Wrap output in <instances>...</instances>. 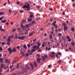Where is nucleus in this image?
Segmentation results:
<instances>
[{
    "label": "nucleus",
    "instance_id": "1",
    "mask_svg": "<svg viewBox=\"0 0 75 75\" xmlns=\"http://www.w3.org/2000/svg\"><path fill=\"white\" fill-rule=\"evenodd\" d=\"M29 6H30V4H29L27 5H24V6H23L22 8H28V9H25V10H28V11H30L31 9H30V7Z\"/></svg>",
    "mask_w": 75,
    "mask_h": 75
},
{
    "label": "nucleus",
    "instance_id": "2",
    "mask_svg": "<svg viewBox=\"0 0 75 75\" xmlns=\"http://www.w3.org/2000/svg\"><path fill=\"white\" fill-rule=\"evenodd\" d=\"M51 54H50V57H51V58H53V57H55V53H54V52H51Z\"/></svg>",
    "mask_w": 75,
    "mask_h": 75
},
{
    "label": "nucleus",
    "instance_id": "3",
    "mask_svg": "<svg viewBox=\"0 0 75 75\" xmlns=\"http://www.w3.org/2000/svg\"><path fill=\"white\" fill-rule=\"evenodd\" d=\"M48 58V56H47V54L45 55V57H42V59H43V61H45V58Z\"/></svg>",
    "mask_w": 75,
    "mask_h": 75
},
{
    "label": "nucleus",
    "instance_id": "4",
    "mask_svg": "<svg viewBox=\"0 0 75 75\" xmlns=\"http://www.w3.org/2000/svg\"><path fill=\"white\" fill-rule=\"evenodd\" d=\"M24 36H21L18 38V40H24Z\"/></svg>",
    "mask_w": 75,
    "mask_h": 75
},
{
    "label": "nucleus",
    "instance_id": "5",
    "mask_svg": "<svg viewBox=\"0 0 75 75\" xmlns=\"http://www.w3.org/2000/svg\"><path fill=\"white\" fill-rule=\"evenodd\" d=\"M18 34L17 33H16L15 35L14 38H16V39H17L18 38Z\"/></svg>",
    "mask_w": 75,
    "mask_h": 75
},
{
    "label": "nucleus",
    "instance_id": "6",
    "mask_svg": "<svg viewBox=\"0 0 75 75\" xmlns=\"http://www.w3.org/2000/svg\"><path fill=\"white\" fill-rule=\"evenodd\" d=\"M35 33V31H33L29 35V37H31L32 35H33V34Z\"/></svg>",
    "mask_w": 75,
    "mask_h": 75
},
{
    "label": "nucleus",
    "instance_id": "7",
    "mask_svg": "<svg viewBox=\"0 0 75 75\" xmlns=\"http://www.w3.org/2000/svg\"><path fill=\"white\" fill-rule=\"evenodd\" d=\"M36 43L37 44H38V46H39V47L40 46H41V43H40L39 41H38V42H36Z\"/></svg>",
    "mask_w": 75,
    "mask_h": 75
},
{
    "label": "nucleus",
    "instance_id": "8",
    "mask_svg": "<svg viewBox=\"0 0 75 75\" xmlns=\"http://www.w3.org/2000/svg\"><path fill=\"white\" fill-rule=\"evenodd\" d=\"M47 44V42H43V43L42 44V47H44V46H45V45H44V44Z\"/></svg>",
    "mask_w": 75,
    "mask_h": 75
},
{
    "label": "nucleus",
    "instance_id": "9",
    "mask_svg": "<svg viewBox=\"0 0 75 75\" xmlns=\"http://www.w3.org/2000/svg\"><path fill=\"white\" fill-rule=\"evenodd\" d=\"M8 50L9 51V53H10V54L11 53V52H12V50H11V48H9L8 49Z\"/></svg>",
    "mask_w": 75,
    "mask_h": 75
},
{
    "label": "nucleus",
    "instance_id": "10",
    "mask_svg": "<svg viewBox=\"0 0 75 75\" xmlns=\"http://www.w3.org/2000/svg\"><path fill=\"white\" fill-rule=\"evenodd\" d=\"M25 68L26 69H30V67H29V66L26 65Z\"/></svg>",
    "mask_w": 75,
    "mask_h": 75
},
{
    "label": "nucleus",
    "instance_id": "11",
    "mask_svg": "<svg viewBox=\"0 0 75 75\" xmlns=\"http://www.w3.org/2000/svg\"><path fill=\"white\" fill-rule=\"evenodd\" d=\"M32 48H33V49H34V50H37V46H34L32 47Z\"/></svg>",
    "mask_w": 75,
    "mask_h": 75
},
{
    "label": "nucleus",
    "instance_id": "12",
    "mask_svg": "<svg viewBox=\"0 0 75 75\" xmlns=\"http://www.w3.org/2000/svg\"><path fill=\"white\" fill-rule=\"evenodd\" d=\"M4 64H2L1 65V69H3V68H4Z\"/></svg>",
    "mask_w": 75,
    "mask_h": 75
},
{
    "label": "nucleus",
    "instance_id": "13",
    "mask_svg": "<svg viewBox=\"0 0 75 75\" xmlns=\"http://www.w3.org/2000/svg\"><path fill=\"white\" fill-rule=\"evenodd\" d=\"M5 62H6V63H8V64L9 62H10V61L8 59H6L5 60Z\"/></svg>",
    "mask_w": 75,
    "mask_h": 75
},
{
    "label": "nucleus",
    "instance_id": "14",
    "mask_svg": "<svg viewBox=\"0 0 75 75\" xmlns=\"http://www.w3.org/2000/svg\"><path fill=\"white\" fill-rule=\"evenodd\" d=\"M29 25H30V24H27L26 25H25V26H24V27L25 28H28V27H29Z\"/></svg>",
    "mask_w": 75,
    "mask_h": 75
},
{
    "label": "nucleus",
    "instance_id": "15",
    "mask_svg": "<svg viewBox=\"0 0 75 75\" xmlns=\"http://www.w3.org/2000/svg\"><path fill=\"white\" fill-rule=\"evenodd\" d=\"M0 30L2 31H4V29H2V26H1L0 27Z\"/></svg>",
    "mask_w": 75,
    "mask_h": 75
},
{
    "label": "nucleus",
    "instance_id": "16",
    "mask_svg": "<svg viewBox=\"0 0 75 75\" xmlns=\"http://www.w3.org/2000/svg\"><path fill=\"white\" fill-rule=\"evenodd\" d=\"M66 30H67V27L65 26L64 27V32H65Z\"/></svg>",
    "mask_w": 75,
    "mask_h": 75
},
{
    "label": "nucleus",
    "instance_id": "17",
    "mask_svg": "<svg viewBox=\"0 0 75 75\" xmlns=\"http://www.w3.org/2000/svg\"><path fill=\"white\" fill-rule=\"evenodd\" d=\"M6 21L7 20H3L1 21V23H5Z\"/></svg>",
    "mask_w": 75,
    "mask_h": 75
},
{
    "label": "nucleus",
    "instance_id": "18",
    "mask_svg": "<svg viewBox=\"0 0 75 75\" xmlns=\"http://www.w3.org/2000/svg\"><path fill=\"white\" fill-rule=\"evenodd\" d=\"M12 52H16V48H14L13 50H12Z\"/></svg>",
    "mask_w": 75,
    "mask_h": 75
},
{
    "label": "nucleus",
    "instance_id": "19",
    "mask_svg": "<svg viewBox=\"0 0 75 75\" xmlns=\"http://www.w3.org/2000/svg\"><path fill=\"white\" fill-rule=\"evenodd\" d=\"M8 41L9 42L10 41V38H11V37L10 36H9L8 37Z\"/></svg>",
    "mask_w": 75,
    "mask_h": 75
},
{
    "label": "nucleus",
    "instance_id": "20",
    "mask_svg": "<svg viewBox=\"0 0 75 75\" xmlns=\"http://www.w3.org/2000/svg\"><path fill=\"white\" fill-rule=\"evenodd\" d=\"M37 50V49L35 50L34 49H33L32 50H31V52H34V51H36Z\"/></svg>",
    "mask_w": 75,
    "mask_h": 75
},
{
    "label": "nucleus",
    "instance_id": "21",
    "mask_svg": "<svg viewBox=\"0 0 75 75\" xmlns=\"http://www.w3.org/2000/svg\"><path fill=\"white\" fill-rule=\"evenodd\" d=\"M3 61V58H0V62H2Z\"/></svg>",
    "mask_w": 75,
    "mask_h": 75
},
{
    "label": "nucleus",
    "instance_id": "22",
    "mask_svg": "<svg viewBox=\"0 0 75 75\" xmlns=\"http://www.w3.org/2000/svg\"><path fill=\"white\" fill-rule=\"evenodd\" d=\"M49 38H50V39H52V35H50Z\"/></svg>",
    "mask_w": 75,
    "mask_h": 75
},
{
    "label": "nucleus",
    "instance_id": "23",
    "mask_svg": "<svg viewBox=\"0 0 75 75\" xmlns=\"http://www.w3.org/2000/svg\"><path fill=\"white\" fill-rule=\"evenodd\" d=\"M37 62L38 63H40V59H37Z\"/></svg>",
    "mask_w": 75,
    "mask_h": 75
},
{
    "label": "nucleus",
    "instance_id": "24",
    "mask_svg": "<svg viewBox=\"0 0 75 75\" xmlns=\"http://www.w3.org/2000/svg\"><path fill=\"white\" fill-rule=\"evenodd\" d=\"M34 66L35 67H37V63H36V62H34Z\"/></svg>",
    "mask_w": 75,
    "mask_h": 75
},
{
    "label": "nucleus",
    "instance_id": "25",
    "mask_svg": "<svg viewBox=\"0 0 75 75\" xmlns=\"http://www.w3.org/2000/svg\"><path fill=\"white\" fill-rule=\"evenodd\" d=\"M69 50H71V51H73V49H72V48L71 47L69 48Z\"/></svg>",
    "mask_w": 75,
    "mask_h": 75
},
{
    "label": "nucleus",
    "instance_id": "26",
    "mask_svg": "<svg viewBox=\"0 0 75 75\" xmlns=\"http://www.w3.org/2000/svg\"><path fill=\"white\" fill-rule=\"evenodd\" d=\"M30 65L31 67L33 69V68H34V67H33V64H32L30 63Z\"/></svg>",
    "mask_w": 75,
    "mask_h": 75
},
{
    "label": "nucleus",
    "instance_id": "27",
    "mask_svg": "<svg viewBox=\"0 0 75 75\" xmlns=\"http://www.w3.org/2000/svg\"><path fill=\"white\" fill-rule=\"evenodd\" d=\"M56 23H57V22H56V21H54L53 23H52V25H56L55 24H56Z\"/></svg>",
    "mask_w": 75,
    "mask_h": 75
},
{
    "label": "nucleus",
    "instance_id": "28",
    "mask_svg": "<svg viewBox=\"0 0 75 75\" xmlns=\"http://www.w3.org/2000/svg\"><path fill=\"white\" fill-rule=\"evenodd\" d=\"M71 30L73 32H74V30H75V29L73 28H71Z\"/></svg>",
    "mask_w": 75,
    "mask_h": 75
},
{
    "label": "nucleus",
    "instance_id": "29",
    "mask_svg": "<svg viewBox=\"0 0 75 75\" xmlns=\"http://www.w3.org/2000/svg\"><path fill=\"white\" fill-rule=\"evenodd\" d=\"M21 26L22 28V29H23L24 28V25L23 24H21Z\"/></svg>",
    "mask_w": 75,
    "mask_h": 75
},
{
    "label": "nucleus",
    "instance_id": "30",
    "mask_svg": "<svg viewBox=\"0 0 75 75\" xmlns=\"http://www.w3.org/2000/svg\"><path fill=\"white\" fill-rule=\"evenodd\" d=\"M34 17V16H33V15H30V18H32V17Z\"/></svg>",
    "mask_w": 75,
    "mask_h": 75
},
{
    "label": "nucleus",
    "instance_id": "31",
    "mask_svg": "<svg viewBox=\"0 0 75 75\" xmlns=\"http://www.w3.org/2000/svg\"><path fill=\"white\" fill-rule=\"evenodd\" d=\"M62 40H64V41H66V39L64 37H62Z\"/></svg>",
    "mask_w": 75,
    "mask_h": 75
},
{
    "label": "nucleus",
    "instance_id": "32",
    "mask_svg": "<svg viewBox=\"0 0 75 75\" xmlns=\"http://www.w3.org/2000/svg\"><path fill=\"white\" fill-rule=\"evenodd\" d=\"M16 61L15 60H14L13 62L12 63V64H14V63H16Z\"/></svg>",
    "mask_w": 75,
    "mask_h": 75
},
{
    "label": "nucleus",
    "instance_id": "33",
    "mask_svg": "<svg viewBox=\"0 0 75 75\" xmlns=\"http://www.w3.org/2000/svg\"><path fill=\"white\" fill-rule=\"evenodd\" d=\"M61 62V60H59L58 62V64H60Z\"/></svg>",
    "mask_w": 75,
    "mask_h": 75
},
{
    "label": "nucleus",
    "instance_id": "34",
    "mask_svg": "<svg viewBox=\"0 0 75 75\" xmlns=\"http://www.w3.org/2000/svg\"><path fill=\"white\" fill-rule=\"evenodd\" d=\"M36 7H37V8H40L41 7V6L38 5H36Z\"/></svg>",
    "mask_w": 75,
    "mask_h": 75
},
{
    "label": "nucleus",
    "instance_id": "35",
    "mask_svg": "<svg viewBox=\"0 0 75 75\" xmlns=\"http://www.w3.org/2000/svg\"><path fill=\"white\" fill-rule=\"evenodd\" d=\"M66 38L67 39H68V40H69V38H70V37L69 36H67Z\"/></svg>",
    "mask_w": 75,
    "mask_h": 75
},
{
    "label": "nucleus",
    "instance_id": "36",
    "mask_svg": "<svg viewBox=\"0 0 75 75\" xmlns=\"http://www.w3.org/2000/svg\"><path fill=\"white\" fill-rule=\"evenodd\" d=\"M23 48L25 49V48H27V46L26 45H24Z\"/></svg>",
    "mask_w": 75,
    "mask_h": 75
},
{
    "label": "nucleus",
    "instance_id": "37",
    "mask_svg": "<svg viewBox=\"0 0 75 75\" xmlns=\"http://www.w3.org/2000/svg\"><path fill=\"white\" fill-rule=\"evenodd\" d=\"M54 27L55 28L57 29V26L56 25H54Z\"/></svg>",
    "mask_w": 75,
    "mask_h": 75
},
{
    "label": "nucleus",
    "instance_id": "38",
    "mask_svg": "<svg viewBox=\"0 0 75 75\" xmlns=\"http://www.w3.org/2000/svg\"><path fill=\"white\" fill-rule=\"evenodd\" d=\"M7 44L8 45H10V42H8L7 43Z\"/></svg>",
    "mask_w": 75,
    "mask_h": 75
},
{
    "label": "nucleus",
    "instance_id": "39",
    "mask_svg": "<svg viewBox=\"0 0 75 75\" xmlns=\"http://www.w3.org/2000/svg\"><path fill=\"white\" fill-rule=\"evenodd\" d=\"M29 56V54H28V53H27L26 54V57H28Z\"/></svg>",
    "mask_w": 75,
    "mask_h": 75
},
{
    "label": "nucleus",
    "instance_id": "40",
    "mask_svg": "<svg viewBox=\"0 0 75 75\" xmlns=\"http://www.w3.org/2000/svg\"><path fill=\"white\" fill-rule=\"evenodd\" d=\"M16 29H13L12 30V32H14V31H16Z\"/></svg>",
    "mask_w": 75,
    "mask_h": 75
},
{
    "label": "nucleus",
    "instance_id": "41",
    "mask_svg": "<svg viewBox=\"0 0 75 75\" xmlns=\"http://www.w3.org/2000/svg\"><path fill=\"white\" fill-rule=\"evenodd\" d=\"M28 33V32L27 31L25 33V35H27Z\"/></svg>",
    "mask_w": 75,
    "mask_h": 75
},
{
    "label": "nucleus",
    "instance_id": "42",
    "mask_svg": "<svg viewBox=\"0 0 75 75\" xmlns=\"http://www.w3.org/2000/svg\"><path fill=\"white\" fill-rule=\"evenodd\" d=\"M3 14V12H0V16H1V15H2Z\"/></svg>",
    "mask_w": 75,
    "mask_h": 75
},
{
    "label": "nucleus",
    "instance_id": "43",
    "mask_svg": "<svg viewBox=\"0 0 75 75\" xmlns=\"http://www.w3.org/2000/svg\"><path fill=\"white\" fill-rule=\"evenodd\" d=\"M27 47H28V48H30V44H29L27 45Z\"/></svg>",
    "mask_w": 75,
    "mask_h": 75
},
{
    "label": "nucleus",
    "instance_id": "44",
    "mask_svg": "<svg viewBox=\"0 0 75 75\" xmlns=\"http://www.w3.org/2000/svg\"><path fill=\"white\" fill-rule=\"evenodd\" d=\"M75 43L74 42H72L71 44H72V45H75Z\"/></svg>",
    "mask_w": 75,
    "mask_h": 75
},
{
    "label": "nucleus",
    "instance_id": "45",
    "mask_svg": "<svg viewBox=\"0 0 75 75\" xmlns=\"http://www.w3.org/2000/svg\"><path fill=\"white\" fill-rule=\"evenodd\" d=\"M11 12H12V10H11V9H10L9 10V13H11Z\"/></svg>",
    "mask_w": 75,
    "mask_h": 75
},
{
    "label": "nucleus",
    "instance_id": "46",
    "mask_svg": "<svg viewBox=\"0 0 75 75\" xmlns=\"http://www.w3.org/2000/svg\"><path fill=\"white\" fill-rule=\"evenodd\" d=\"M50 67H51V68L52 67V65H49L48 66V68H50Z\"/></svg>",
    "mask_w": 75,
    "mask_h": 75
},
{
    "label": "nucleus",
    "instance_id": "47",
    "mask_svg": "<svg viewBox=\"0 0 75 75\" xmlns=\"http://www.w3.org/2000/svg\"><path fill=\"white\" fill-rule=\"evenodd\" d=\"M18 65H19V64H18V63H17L16 65V66H17V67L16 68H18L19 67Z\"/></svg>",
    "mask_w": 75,
    "mask_h": 75
},
{
    "label": "nucleus",
    "instance_id": "48",
    "mask_svg": "<svg viewBox=\"0 0 75 75\" xmlns=\"http://www.w3.org/2000/svg\"><path fill=\"white\" fill-rule=\"evenodd\" d=\"M28 21H31L32 20L31 19H28Z\"/></svg>",
    "mask_w": 75,
    "mask_h": 75
},
{
    "label": "nucleus",
    "instance_id": "49",
    "mask_svg": "<svg viewBox=\"0 0 75 75\" xmlns=\"http://www.w3.org/2000/svg\"><path fill=\"white\" fill-rule=\"evenodd\" d=\"M37 41V39L35 38L34 40H33V42H35Z\"/></svg>",
    "mask_w": 75,
    "mask_h": 75
},
{
    "label": "nucleus",
    "instance_id": "50",
    "mask_svg": "<svg viewBox=\"0 0 75 75\" xmlns=\"http://www.w3.org/2000/svg\"><path fill=\"white\" fill-rule=\"evenodd\" d=\"M58 35L59 36H62V34L61 33H59Z\"/></svg>",
    "mask_w": 75,
    "mask_h": 75
},
{
    "label": "nucleus",
    "instance_id": "51",
    "mask_svg": "<svg viewBox=\"0 0 75 75\" xmlns=\"http://www.w3.org/2000/svg\"><path fill=\"white\" fill-rule=\"evenodd\" d=\"M49 10H50V11H52L53 10V9H52V8H49Z\"/></svg>",
    "mask_w": 75,
    "mask_h": 75
},
{
    "label": "nucleus",
    "instance_id": "52",
    "mask_svg": "<svg viewBox=\"0 0 75 75\" xmlns=\"http://www.w3.org/2000/svg\"><path fill=\"white\" fill-rule=\"evenodd\" d=\"M58 55H61V52H58Z\"/></svg>",
    "mask_w": 75,
    "mask_h": 75
},
{
    "label": "nucleus",
    "instance_id": "53",
    "mask_svg": "<svg viewBox=\"0 0 75 75\" xmlns=\"http://www.w3.org/2000/svg\"><path fill=\"white\" fill-rule=\"evenodd\" d=\"M2 70H3L2 69L0 68V72H2Z\"/></svg>",
    "mask_w": 75,
    "mask_h": 75
},
{
    "label": "nucleus",
    "instance_id": "54",
    "mask_svg": "<svg viewBox=\"0 0 75 75\" xmlns=\"http://www.w3.org/2000/svg\"><path fill=\"white\" fill-rule=\"evenodd\" d=\"M68 41H69V42H71V39H69Z\"/></svg>",
    "mask_w": 75,
    "mask_h": 75
},
{
    "label": "nucleus",
    "instance_id": "55",
    "mask_svg": "<svg viewBox=\"0 0 75 75\" xmlns=\"http://www.w3.org/2000/svg\"><path fill=\"white\" fill-rule=\"evenodd\" d=\"M29 54H30V55H32L33 54V52H30L29 53Z\"/></svg>",
    "mask_w": 75,
    "mask_h": 75
},
{
    "label": "nucleus",
    "instance_id": "56",
    "mask_svg": "<svg viewBox=\"0 0 75 75\" xmlns=\"http://www.w3.org/2000/svg\"><path fill=\"white\" fill-rule=\"evenodd\" d=\"M21 54H23L22 55V56H23V54H24V52H21Z\"/></svg>",
    "mask_w": 75,
    "mask_h": 75
},
{
    "label": "nucleus",
    "instance_id": "57",
    "mask_svg": "<svg viewBox=\"0 0 75 75\" xmlns=\"http://www.w3.org/2000/svg\"><path fill=\"white\" fill-rule=\"evenodd\" d=\"M55 43H56V44H57V43L58 46V45H59V43H58V42H55Z\"/></svg>",
    "mask_w": 75,
    "mask_h": 75
},
{
    "label": "nucleus",
    "instance_id": "58",
    "mask_svg": "<svg viewBox=\"0 0 75 75\" xmlns=\"http://www.w3.org/2000/svg\"><path fill=\"white\" fill-rule=\"evenodd\" d=\"M8 3L9 4H10V0H8Z\"/></svg>",
    "mask_w": 75,
    "mask_h": 75
},
{
    "label": "nucleus",
    "instance_id": "59",
    "mask_svg": "<svg viewBox=\"0 0 75 75\" xmlns=\"http://www.w3.org/2000/svg\"><path fill=\"white\" fill-rule=\"evenodd\" d=\"M23 11H20V13H23Z\"/></svg>",
    "mask_w": 75,
    "mask_h": 75
},
{
    "label": "nucleus",
    "instance_id": "60",
    "mask_svg": "<svg viewBox=\"0 0 75 75\" xmlns=\"http://www.w3.org/2000/svg\"><path fill=\"white\" fill-rule=\"evenodd\" d=\"M63 25L64 26H65V25H66V24H65V23H63Z\"/></svg>",
    "mask_w": 75,
    "mask_h": 75
},
{
    "label": "nucleus",
    "instance_id": "61",
    "mask_svg": "<svg viewBox=\"0 0 75 75\" xmlns=\"http://www.w3.org/2000/svg\"><path fill=\"white\" fill-rule=\"evenodd\" d=\"M0 51H3V48H0Z\"/></svg>",
    "mask_w": 75,
    "mask_h": 75
},
{
    "label": "nucleus",
    "instance_id": "62",
    "mask_svg": "<svg viewBox=\"0 0 75 75\" xmlns=\"http://www.w3.org/2000/svg\"><path fill=\"white\" fill-rule=\"evenodd\" d=\"M3 38H4V39H6V37L4 36V37H3Z\"/></svg>",
    "mask_w": 75,
    "mask_h": 75
},
{
    "label": "nucleus",
    "instance_id": "63",
    "mask_svg": "<svg viewBox=\"0 0 75 75\" xmlns=\"http://www.w3.org/2000/svg\"><path fill=\"white\" fill-rule=\"evenodd\" d=\"M2 18H3V17H2L0 18V20H2Z\"/></svg>",
    "mask_w": 75,
    "mask_h": 75
},
{
    "label": "nucleus",
    "instance_id": "64",
    "mask_svg": "<svg viewBox=\"0 0 75 75\" xmlns=\"http://www.w3.org/2000/svg\"><path fill=\"white\" fill-rule=\"evenodd\" d=\"M73 5L74 7H75V3L73 4Z\"/></svg>",
    "mask_w": 75,
    "mask_h": 75
}]
</instances>
